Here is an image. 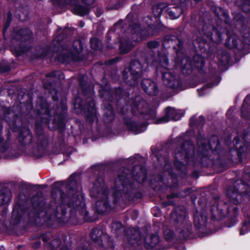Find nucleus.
I'll use <instances>...</instances> for the list:
<instances>
[{
	"label": "nucleus",
	"mask_w": 250,
	"mask_h": 250,
	"mask_svg": "<svg viewBox=\"0 0 250 250\" xmlns=\"http://www.w3.org/2000/svg\"><path fill=\"white\" fill-rule=\"evenodd\" d=\"M140 40H137L136 42H139Z\"/></svg>",
	"instance_id": "59"
},
{
	"label": "nucleus",
	"mask_w": 250,
	"mask_h": 250,
	"mask_svg": "<svg viewBox=\"0 0 250 250\" xmlns=\"http://www.w3.org/2000/svg\"><path fill=\"white\" fill-rule=\"evenodd\" d=\"M98 14H99V15L98 16L101 15V14H100V12H98Z\"/></svg>",
	"instance_id": "61"
},
{
	"label": "nucleus",
	"mask_w": 250,
	"mask_h": 250,
	"mask_svg": "<svg viewBox=\"0 0 250 250\" xmlns=\"http://www.w3.org/2000/svg\"><path fill=\"white\" fill-rule=\"evenodd\" d=\"M35 197H34L32 199V201L33 202L35 200Z\"/></svg>",
	"instance_id": "58"
},
{
	"label": "nucleus",
	"mask_w": 250,
	"mask_h": 250,
	"mask_svg": "<svg viewBox=\"0 0 250 250\" xmlns=\"http://www.w3.org/2000/svg\"><path fill=\"white\" fill-rule=\"evenodd\" d=\"M4 63V62H2L0 64V69L1 71L3 72H7L10 70L9 67L8 66H6L5 68H3L2 67V63Z\"/></svg>",
	"instance_id": "42"
},
{
	"label": "nucleus",
	"mask_w": 250,
	"mask_h": 250,
	"mask_svg": "<svg viewBox=\"0 0 250 250\" xmlns=\"http://www.w3.org/2000/svg\"><path fill=\"white\" fill-rule=\"evenodd\" d=\"M132 175L137 183H143L146 180V170L142 166H136L132 170Z\"/></svg>",
	"instance_id": "16"
},
{
	"label": "nucleus",
	"mask_w": 250,
	"mask_h": 250,
	"mask_svg": "<svg viewBox=\"0 0 250 250\" xmlns=\"http://www.w3.org/2000/svg\"><path fill=\"white\" fill-rule=\"evenodd\" d=\"M67 189L68 190L67 195L59 188L53 189L52 192L53 198L56 199L60 197L61 205L57 207L56 211L51 208H49L46 210L45 213V221L48 222L55 220L58 217L60 211H61V215L64 216L66 213V209L63 206L65 205L70 208V211L71 212H76V214H79L83 219H87L88 212L85 208L81 185L74 181H71L67 185Z\"/></svg>",
	"instance_id": "1"
},
{
	"label": "nucleus",
	"mask_w": 250,
	"mask_h": 250,
	"mask_svg": "<svg viewBox=\"0 0 250 250\" xmlns=\"http://www.w3.org/2000/svg\"><path fill=\"white\" fill-rule=\"evenodd\" d=\"M200 60H201V66L202 65H203V64H204V62H203V61L202 58H200Z\"/></svg>",
	"instance_id": "54"
},
{
	"label": "nucleus",
	"mask_w": 250,
	"mask_h": 250,
	"mask_svg": "<svg viewBox=\"0 0 250 250\" xmlns=\"http://www.w3.org/2000/svg\"><path fill=\"white\" fill-rule=\"evenodd\" d=\"M127 240L128 241V243L132 245H134L135 244L139 245L142 242L141 239L140 233L139 231L137 229L131 230L129 236L127 238Z\"/></svg>",
	"instance_id": "20"
},
{
	"label": "nucleus",
	"mask_w": 250,
	"mask_h": 250,
	"mask_svg": "<svg viewBox=\"0 0 250 250\" xmlns=\"http://www.w3.org/2000/svg\"><path fill=\"white\" fill-rule=\"evenodd\" d=\"M177 66L181 68L183 74L188 75L191 73L192 66L189 58L188 57H184L180 63H177Z\"/></svg>",
	"instance_id": "19"
},
{
	"label": "nucleus",
	"mask_w": 250,
	"mask_h": 250,
	"mask_svg": "<svg viewBox=\"0 0 250 250\" xmlns=\"http://www.w3.org/2000/svg\"><path fill=\"white\" fill-rule=\"evenodd\" d=\"M84 26V23L81 22L80 23V26L83 27Z\"/></svg>",
	"instance_id": "55"
},
{
	"label": "nucleus",
	"mask_w": 250,
	"mask_h": 250,
	"mask_svg": "<svg viewBox=\"0 0 250 250\" xmlns=\"http://www.w3.org/2000/svg\"><path fill=\"white\" fill-rule=\"evenodd\" d=\"M46 77H58L60 79H63L64 76L63 73L61 71H55L52 73L46 74Z\"/></svg>",
	"instance_id": "33"
},
{
	"label": "nucleus",
	"mask_w": 250,
	"mask_h": 250,
	"mask_svg": "<svg viewBox=\"0 0 250 250\" xmlns=\"http://www.w3.org/2000/svg\"><path fill=\"white\" fill-rule=\"evenodd\" d=\"M15 213V211H14L13 212V213H12V216H14V215Z\"/></svg>",
	"instance_id": "56"
},
{
	"label": "nucleus",
	"mask_w": 250,
	"mask_h": 250,
	"mask_svg": "<svg viewBox=\"0 0 250 250\" xmlns=\"http://www.w3.org/2000/svg\"><path fill=\"white\" fill-rule=\"evenodd\" d=\"M133 112H135V110H137L141 114L147 113V109L148 108L147 103L143 100L140 96L135 98L131 105Z\"/></svg>",
	"instance_id": "15"
},
{
	"label": "nucleus",
	"mask_w": 250,
	"mask_h": 250,
	"mask_svg": "<svg viewBox=\"0 0 250 250\" xmlns=\"http://www.w3.org/2000/svg\"><path fill=\"white\" fill-rule=\"evenodd\" d=\"M171 217V219H173L179 227L181 226H187L188 229L190 228V226L188 225V220L185 211H179V209H177L175 211L172 212Z\"/></svg>",
	"instance_id": "13"
},
{
	"label": "nucleus",
	"mask_w": 250,
	"mask_h": 250,
	"mask_svg": "<svg viewBox=\"0 0 250 250\" xmlns=\"http://www.w3.org/2000/svg\"><path fill=\"white\" fill-rule=\"evenodd\" d=\"M100 43V42L96 38L92 39L90 40L91 46L92 48H93L94 49H98V48L99 47Z\"/></svg>",
	"instance_id": "37"
},
{
	"label": "nucleus",
	"mask_w": 250,
	"mask_h": 250,
	"mask_svg": "<svg viewBox=\"0 0 250 250\" xmlns=\"http://www.w3.org/2000/svg\"><path fill=\"white\" fill-rule=\"evenodd\" d=\"M61 244V241L60 239L56 238L52 240L50 243V246L53 250L58 249Z\"/></svg>",
	"instance_id": "32"
},
{
	"label": "nucleus",
	"mask_w": 250,
	"mask_h": 250,
	"mask_svg": "<svg viewBox=\"0 0 250 250\" xmlns=\"http://www.w3.org/2000/svg\"><path fill=\"white\" fill-rule=\"evenodd\" d=\"M40 246V242H37L36 243H34L33 247V248L35 249L38 248Z\"/></svg>",
	"instance_id": "47"
},
{
	"label": "nucleus",
	"mask_w": 250,
	"mask_h": 250,
	"mask_svg": "<svg viewBox=\"0 0 250 250\" xmlns=\"http://www.w3.org/2000/svg\"><path fill=\"white\" fill-rule=\"evenodd\" d=\"M119 60V58H116L115 59H111L107 62H105V64L106 65H111L112 64H113V63L117 62Z\"/></svg>",
	"instance_id": "41"
},
{
	"label": "nucleus",
	"mask_w": 250,
	"mask_h": 250,
	"mask_svg": "<svg viewBox=\"0 0 250 250\" xmlns=\"http://www.w3.org/2000/svg\"><path fill=\"white\" fill-rule=\"evenodd\" d=\"M164 234L167 239H170L173 236V232L169 229H166L164 231Z\"/></svg>",
	"instance_id": "39"
},
{
	"label": "nucleus",
	"mask_w": 250,
	"mask_h": 250,
	"mask_svg": "<svg viewBox=\"0 0 250 250\" xmlns=\"http://www.w3.org/2000/svg\"><path fill=\"white\" fill-rule=\"evenodd\" d=\"M203 30L206 35L213 42L219 43L222 41V34L218 29L213 28L212 26L208 27L204 26Z\"/></svg>",
	"instance_id": "12"
},
{
	"label": "nucleus",
	"mask_w": 250,
	"mask_h": 250,
	"mask_svg": "<svg viewBox=\"0 0 250 250\" xmlns=\"http://www.w3.org/2000/svg\"><path fill=\"white\" fill-rule=\"evenodd\" d=\"M207 220V217L206 215H203L196 213L194 216V221L195 225L197 227H200L201 226H204Z\"/></svg>",
	"instance_id": "25"
},
{
	"label": "nucleus",
	"mask_w": 250,
	"mask_h": 250,
	"mask_svg": "<svg viewBox=\"0 0 250 250\" xmlns=\"http://www.w3.org/2000/svg\"><path fill=\"white\" fill-rule=\"evenodd\" d=\"M174 4L167 5L166 9L167 17L171 20L178 18L183 12L182 7L185 6V0H171Z\"/></svg>",
	"instance_id": "9"
},
{
	"label": "nucleus",
	"mask_w": 250,
	"mask_h": 250,
	"mask_svg": "<svg viewBox=\"0 0 250 250\" xmlns=\"http://www.w3.org/2000/svg\"><path fill=\"white\" fill-rule=\"evenodd\" d=\"M90 194L96 201L95 205L97 211L103 213L106 211L108 207L107 191L102 178H98L94 183Z\"/></svg>",
	"instance_id": "3"
},
{
	"label": "nucleus",
	"mask_w": 250,
	"mask_h": 250,
	"mask_svg": "<svg viewBox=\"0 0 250 250\" xmlns=\"http://www.w3.org/2000/svg\"><path fill=\"white\" fill-rule=\"evenodd\" d=\"M244 39H245V42L248 43H250L249 42H248V40L249 39V36H244Z\"/></svg>",
	"instance_id": "50"
},
{
	"label": "nucleus",
	"mask_w": 250,
	"mask_h": 250,
	"mask_svg": "<svg viewBox=\"0 0 250 250\" xmlns=\"http://www.w3.org/2000/svg\"><path fill=\"white\" fill-rule=\"evenodd\" d=\"M242 8L245 12H249L250 11V1L244 0L242 5Z\"/></svg>",
	"instance_id": "35"
},
{
	"label": "nucleus",
	"mask_w": 250,
	"mask_h": 250,
	"mask_svg": "<svg viewBox=\"0 0 250 250\" xmlns=\"http://www.w3.org/2000/svg\"><path fill=\"white\" fill-rule=\"evenodd\" d=\"M182 116L181 111L174 108L168 107L166 109V116L157 120L158 124L167 123L170 120H178Z\"/></svg>",
	"instance_id": "10"
},
{
	"label": "nucleus",
	"mask_w": 250,
	"mask_h": 250,
	"mask_svg": "<svg viewBox=\"0 0 250 250\" xmlns=\"http://www.w3.org/2000/svg\"><path fill=\"white\" fill-rule=\"evenodd\" d=\"M95 0H82V1L87 5H90Z\"/></svg>",
	"instance_id": "45"
},
{
	"label": "nucleus",
	"mask_w": 250,
	"mask_h": 250,
	"mask_svg": "<svg viewBox=\"0 0 250 250\" xmlns=\"http://www.w3.org/2000/svg\"><path fill=\"white\" fill-rule=\"evenodd\" d=\"M216 15L218 16L221 17L223 16L225 18L228 17V13L226 11L222 8L220 7H215L213 9Z\"/></svg>",
	"instance_id": "31"
},
{
	"label": "nucleus",
	"mask_w": 250,
	"mask_h": 250,
	"mask_svg": "<svg viewBox=\"0 0 250 250\" xmlns=\"http://www.w3.org/2000/svg\"><path fill=\"white\" fill-rule=\"evenodd\" d=\"M204 121V118L201 116L200 117V122H197V120L195 119V117H193L190 119V125H198L201 123L202 122Z\"/></svg>",
	"instance_id": "38"
},
{
	"label": "nucleus",
	"mask_w": 250,
	"mask_h": 250,
	"mask_svg": "<svg viewBox=\"0 0 250 250\" xmlns=\"http://www.w3.org/2000/svg\"><path fill=\"white\" fill-rule=\"evenodd\" d=\"M106 111L104 113V121L106 123L110 122L114 119V113L110 105H109L106 109Z\"/></svg>",
	"instance_id": "29"
},
{
	"label": "nucleus",
	"mask_w": 250,
	"mask_h": 250,
	"mask_svg": "<svg viewBox=\"0 0 250 250\" xmlns=\"http://www.w3.org/2000/svg\"><path fill=\"white\" fill-rule=\"evenodd\" d=\"M83 50L81 42L79 40H75L72 47L70 49L64 48L62 53L59 57V60L62 62H70L79 61L81 60L80 53Z\"/></svg>",
	"instance_id": "6"
},
{
	"label": "nucleus",
	"mask_w": 250,
	"mask_h": 250,
	"mask_svg": "<svg viewBox=\"0 0 250 250\" xmlns=\"http://www.w3.org/2000/svg\"><path fill=\"white\" fill-rule=\"evenodd\" d=\"M188 230H187V232H185V230H181V232L182 233H183V237H185L188 235Z\"/></svg>",
	"instance_id": "49"
},
{
	"label": "nucleus",
	"mask_w": 250,
	"mask_h": 250,
	"mask_svg": "<svg viewBox=\"0 0 250 250\" xmlns=\"http://www.w3.org/2000/svg\"><path fill=\"white\" fill-rule=\"evenodd\" d=\"M147 45L149 49L153 50L158 48L160 43L157 41H151L147 43Z\"/></svg>",
	"instance_id": "36"
},
{
	"label": "nucleus",
	"mask_w": 250,
	"mask_h": 250,
	"mask_svg": "<svg viewBox=\"0 0 250 250\" xmlns=\"http://www.w3.org/2000/svg\"><path fill=\"white\" fill-rule=\"evenodd\" d=\"M232 45L234 46H235L236 45V41H233V40L232 39Z\"/></svg>",
	"instance_id": "53"
},
{
	"label": "nucleus",
	"mask_w": 250,
	"mask_h": 250,
	"mask_svg": "<svg viewBox=\"0 0 250 250\" xmlns=\"http://www.w3.org/2000/svg\"><path fill=\"white\" fill-rule=\"evenodd\" d=\"M91 237L99 246V250H113V244L110 238L103 231L98 229L93 230Z\"/></svg>",
	"instance_id": "7"
},
{
	"label": "nucleus",
	"mask_w": 250,
	"mask_h": 250,
	"mask_svg": "<svg viewBox=\"0 0 250 250\" xmlns=\"http://www.w3.org/2000/svg\"><path fill=\"white\" fill-rule=\"evenodd\" d=\"M32 135L28 128H25L24 131L20 132L19 140L22 144L30 143L32 141Z\"/></svg>",
	"instance_id": "23"
},
{
	"label": "nucleus",
	"mask_w": 250,
	"mask_h": 250,
	"mask_svg": "<svg viewBox=\"0 0 250 250\" xmlns=\"http://www.w3.org/2000/svg\"><path fill=\"white\" fill-rule=\"evenodd\" d=\"M239 142V139L237 137L235 138V139L233 140V143L234 144L237 145L238 143Z\"/></svg>",
	"instance_id": "52"
},
{
	"label": "nucleus",
	"mask_w": 250,
	"mask_h": 250,
	"mask_svg": "<svg viewBox=\"0 0 250 250\" xmlns=\"http://www.w3.org/2000/svg\"><path fill=\"white\" fill-rule=\"evenodd\" d=\"M197 144L199 146L200 155L203 157L207 156L209 151H212V147L211 144H206V140L204 139H198Z\"/></svg>",
	"instance_id": "18"
},
{
	"label": "nucleus",
	"mask_w": 250,
	"mask_h": 250,
	"mask_svg": "<svg viewBox=\"0 0 250 250\" xmlns=\"http://www.w3.org/2000/svg\"><path fill=\"white\" fill-rule=\"evenodd\" d=\"M231 40V38H229V41H229V42H230Z\"/></svg>",
	"instance_id": "57"
},
{
	"label": "nucleus",
	"mask_w": 250,
	"mask_h": 250,
	"mask_svg": "<svg viewBox=\"0 0 250 250\" xmlns=\"http://www.w3.org/2000/svg\"><path fill=\"white\" fill-rule=\"evenodd\" d=\"M73 11L77 15L83 16L88 13L89 9L86 7L79 5L74 7Z\"/></svg>",
	"instance_id": "30"
},
{
	"label": "nucleus",
	"mask_w": 250,
	"mask_h": 250,
	"mask_svg": "<svg viewBox=\"0 0 250 250\" xmlns=\"http://www.w3.org/2000/svg\"><path fill=\"white\" fill-rule=\"evenodd\" d=\"M142 72V66L140 62L136 61H132L129 67L124 70L123 76L125 80L130 77L133 82L131 83L130 84L134 85L137 83V80L141 77Z\"/></svg>",
	"instance_id": "8"
},
{
	"label": "nucleus",
	"mask_w": 250,
	"mask_h": 250,
	"mask_svg": "<svg viewBox=\"0 0 250 250\" xmlns=\"http://www.w3.org/2000/svg\"><path fill=\"white\" fill-rule=\"evenodd\" d=\"M11 199V194L8 191L0 192V206L9 202Z\"/></svg>",
	"instance_id": "28"
},
{
	"label": "nucleus",
	"mask_w": 250,
	"mask_h": 250,
	"mask_svg": "<svg viewBox=\"0 0 250 250\" xmlns=\"http://www.w3.org/2000/svg\"><path fill=\"white\" fill-rule=\"evenodd\" d=\"M43 110H44V109H42V111H40V113H44V112L45 113H46V114H49V111H48V110L47 109H45L44 111H43Z\"/></svg>",
	"instance_id": "48"
},
{
	"label": "nucleus",
	"mask_w": 250,
	"mask_h": 250,
	"mask_svg": "<svg viewBox=\"0 0 250 250\" xmlns=\"http://www.w3.org/2000/svg\"><path fill=\"white\" fill-rule=\"evenodd\" d=\"M127 169H125L120 173L115 181V187L113 192V197L114 198V203H117L120 198L123 199H130L135 186L131 182L132 176L129 174Z\"/></svg>",
	"instance_id": "2"
},
{
	"label": "nucleus",
	"mask_w": 250,
	"mask_h": 250,
	"mask_svg": "<svg viewBox=\"0 0 250 250\" xmlns=\"http://www.w3.org/2000/svg\"><path fill=\"white\" fill-rule=\"evenodd\" d=\"M194 153V146L189 143H186L175 150V167L177 171L176 174L180 176L187 173V168L183 163L187 162L188 164L190 162V159H193L192 154Z\"/></svg>",
	"instance_id": "4"
},
{
	"label": "nucleus",
	"mask_w": 250,
	"mask_h": 250,
	"mask_svg": "<svg viewBox=\"0 0 250 250\" xmlns=\"http://www.w3.org/2000/svg\"><path fill=\"white\" fill-rule=\"evenodd\" d=\"M76 250H89L88 249L87 247H85V246L83 245H81L79 246Z\"/></svg>",
	"instance_id": "43"
},
{
	"label": "nucleus",
	"mask_w": 250,
	"mask_h": 250,
	"mask_svg": "<svg viewBox=\"0 0 250 250\" xmlns=\"http://www.w3.org/2000/svg\"><path fill=\"white\" fill-rule=\"evenodd\" d=\"M91 104H92V106L91 107L90 110L93 113L95 111V109L94 108V104L93 102H92Z\"/></svg>",
	"instance_id": "51"
},
{
	"label": "nucleus",
	"mask_w": 250,
	"mask_h": 250,
	"mask_svg": "<svg viewBox=\"0 0 250 250\" xmlns=\"http://www.w3.org/2000/svg\"><path fill=\"white\" fill-rule=\"evenodd\" d=\"M32 34L31 30L29 29H22L19 31L17 32L15 38L17 40L25 41L31 38Z\"/></svg>",
	"instance_id": "22"
},
{
	"label": "nucleus",
	"mask_w": 250,
	"mask_h": 250,
	"mask_svg": "<svg viewBox=\"0 0 250 250\" xmlns=\"http://www.w3.org/2000/svg\"><path fill=\"white\" fill-rule=\"evenodd\" d=\"M8 17L10 16V14H8Z\"/></svg>",
	"instance_id": "62"
},
{
	"label": "nucleus",
	"mask_w": 250,
	"mask_h": 250,
	"mask_svg": "<svg viewBox=\"0 0 250 250\" xmlns=\"http://www.w3.org/2000/svg\"><path fill=\"white\" fill-rule=\"evenodd\" d=\"M133 44L130 42H122L120 45V51L122 53H126L133 47Z\"/></svg>",
	"instance_id": "26"
},
{
	"label": "nucleus",
	"mask_w": 250,
	"mask_h": 250,
	"mask_svg": "<svg viewBox=\"0 0 250 250\" xmlns=\"http://www.w3.org/2000/svg\"><path fill=\"white\" fill-rule=\"evenodd\" d=\"M250 231V222L245 223L244 225L240 231L241 235H244L245 232Z\"/></svg>",
	"instance_id": "34"
},
{
	"label": "nucleus",
	"mask_w": 250,
	"mask_h": 250,
	"mask_svg": "<svg viewBox=\"0 0 250 250\" xmlns=\"http://www.w3.org/2000/svg\"><path fill=\"white\" fill-rule=\"evenodd\" d=\"M165 177H163L162 180L165 181H167V186L172 188H175L177 185V180L175 177L172 174L170 168H171V165L169 163L168 161L165 159Z\"/></svg>",
	"instance_id": "11"
},
{
	"label": "nucleus",
	"mask_w": 250,
	"mask_h": 250,
	"mask_svg": "<svg viewBox=\"0 0 250 250\" xmlns=\"http://www.w3.org/2000/svg\"><path fill=\"white\" fill-rule=\"evenodd\" d=\"M2 126L0 123V152L5 151L8 147V144L2 135Z\"/></svg>",
	"instance_id": "27"
},
{
	"label": "nucleus",
	"mask_w": 250,
	"mask_h": 250,
	"mask_svg": "<svg viewBox=\"0 0 250 250\" xmlns=\"http://www.w3.org/2000/svg\"><path fill=\"white\" fill-rule=\"evenodd\" d=\"M98 14H99V15L98 16L101 15V14H100V12H98Z\"/></svg>",
	"instance_id": "60"
},
{
	"label": "nucleus",
	"mask_w": 250,
	"mask_h": 250,
	"mask_svg": "<svg viewBox=\"0 0 250 250\" xmlns=\"http://www.w3.org/2000/svg\"><path fill=\"white\" fill-rule=\"evenodd\" d=\"M160 243V238L156 234H148L144 240V245L147 249H152L157 247Z\"/></svg>",
	"instance_id": "17"
},
{
	"label": "nucleus",
	"mask_w": 250,
	"mask_h": 250,
	"mask_svg": "<svg viewBox=\"0 0 250 250\" xmlns=\"http://www.w3.org/2000/svg\"><path fill=\"white\" fill-rule=\"evenodd\" d=\"M127 126L129 130L133 131L135 134H138L146 129V124L140 125L135 122H129L127 124Z\"/></svg>",
	"instance_id": "21"
},
{
	"label": "nucleus",
	"mask_w": 250,
	"mask_h": 250,
	"mask_svg": "<svg viewBox=\"0 0 250 250\" xmlns=\"http://www.w3.org/2000/svg\"><path fill=\"white\" fill-rule=\"evenodd\" d=\"M142 87L150 95H156L158 93L157 84L150 79H144L142 82Z\"/></svg>",
	"instance_id": "14"
},
{
	"label": "nucleus",
	"mask_w": 250,
	"mask_h": 250,
	"mask_svg": "<svg viewBox=\"0 0 250 250\" xmlns=\"http://www.w3.org/2000/svg\"><path fill=\"white\" fill-rule=\"evenodd\" d=\"M59 250H72V249L70 246H62Z\"/></svg>",
	"instance_id": "44"
},
{
	"label": "nucleus",
	"mask_w": 250,
	"mask_h": 250,
	"mask_svg": "<svg viewBox=\"0 0 250 250\" xmlns=\"http://www.w3.org/2000/svg\"><path fill=\"white\" fill-rule=\"evenodd\" d=\"M167 7V4L166 3L154 4L152 7V11L154 16L158 17L160 16L164 10L166 11Z\"/></svg>",
	"instance_id": "24"
},
{
	"label": "nucleus",
	"mask_w": 250,
	"mask_h": 250,
	"mask_svg": "<svg viewBox=\"0 0 250 250\" xmlns=\"http://www.w3.org/2000/svg\"><path fill=\"white\" fill-rule=\"evenodd\" d=\"M117 228H118L119 229L121 230L122 231H124V229L123 228L122 224L119 223H115L113 224V229H116Z\"/></svg>",
	"instance_id": "40"
},
{
	"label": "nucleus",
	"mask_w": 250,
	"mask_h": 250,
	"mask_svg": "<svg viewBox=\"0 0 250 250\" xmlns=\"http://www.w3.org/2000/svg\"><path fill=\"white\" fill-rule=\"evenodd\" d=\"M155 63H159L157 70L162 73L163 80L166 85L173 88H179L181 86V82L167 68L168 63L165 54H159L158 59L154 61L153 64Z\"/></svg>",
	"instance_id": "5"
},
{
	"label": "nucleus",
	"mask_w": 250,
	"mask_h": 250,
	"mask_svg": "<svg viewBox=\"0 0 250 250\" xmlns=\"http://www.w3.org/2000/svg\"><path fill=\"white\" fill-rule=\"evenodd\" d=\"M49 237L47 234H45L42 237V240L44 242H46L48 241Z\"/></svg>",
	"instance_id": "46"
}]
</instances>
